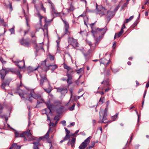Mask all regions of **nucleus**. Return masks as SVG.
Returning a JSON list of instances; mask_svg holds the SVG:
<instances>
[{
    "label": "nucleus",
    "instance_id": "obj_4",
    "mask_svg": "<svg viewBox=\"0 0 149 149\" xmlns=\"http://www.w3.org/2000/svg\"><path fill=\"white\" fill-rule=\"evenodd\" d=\"M48 3L50 4L51 8V12L52 15L54 17H56L60 16L62 20L63 21L65 25V21L63 19V18H64L65 17V15L64 13H58L55 10L54 7V6L52 2L49 1H48Z\"/></svg>",
    "mask_w": 149,
    "mask_h": 149
},
{
    "label": "nucleus",
    "instance_id": "obj_5",
    "mask_svg": "<svg viewBox=\"0 0 149 149\" xmlns=\"http://www.w3.org/2000/svg\"><path fill=\"white\" fill-rule=\"evenodd\" d=\"M31 95L33 98L37 100V104H38L40 103H42L44 102L43 99L40 95H37L35 94L33 91L31 92Z\"/></svg>",
    "mask_w": 149,
    "mask_h": 149
},
{
    "label": "nucleus",
    "instance_id": "obj_21",
    "mask_svg": "<svg viewBox=\"0 0 149 149\" xmlns=\"http://www.w3.org/2000/svg\"><path fill=\"white\" fill-rule=\"evenodd\" d=\"M107 18H109L111 17H112L115 15V12L112 11H108L107 12Z\"/></svg>",
    "mask_w": 149,
    "mask_h": 149
},
{
    "label": "nucleus",
    "instance_id": "obj_50",
    "mask_svg": "<svg viewBox=\"0 0 149 149\" xmlns=\"http://www.w3.org/2000/svg\"><path fill=\"white\" fill-rule=\"evenodd\" d=\"M82 69L81 68H80L79 69L77 70V72L78 74H80L81 72V70Z\"/></svg>",
    "mask_w": 149,
    "mask_h": 149
},
{
    "label": "nucleus",
    "instance_id": "obj_15",
    "mask_svg": "<svg viewBox=\"0 0 149 149\" xmlns=\"http://www.w3.org/2000/svg\"><path fill=\"white\" fill-rule=\"evenodd\" d=\"M101 60H102V61L100 62V63L105 65L106 66L109 64L110 62L109 60L108 61L105 58L101 59Z\"/></svg>",
    "mask_w": 149,
    "mask_h": 149
},
{
    "label": "nucleus",
    "instance_id": "obj_2",
    "mask_svg": "<svg viewBox=\"0 0 149 149\" xmlns=\"http://www.w3.org/2000/svg\"><path fill=\"white\" fill-rule=\"evenodd\" d=\"M107 30V28L105 27L102 29L97 28L96 29V31H94L93 30L91 31L93 36V37L94 40L96 41L95 45L97 43L100 39L101 38V36H99V38H97L96 37V36H97L98 34H100L102 35H104L106 33Z\"/></svg>",
    "mask_w": 149,
    "mask_h": 149
},
{
    "label": "nucleus",
    "instance_id": "obj_48",
    "mask_svg": "<svg viewBox=\"0 0 149 149\" xmlns=\"http://www.w3.org/2000/svg\"><path fill=\"white\" fill-rule=\"evenodd\" d=\"M3 109V106L0 104V113L2 112Z\"/></svg>",
    "mask_w": 149,
    "mask_h": 149
},
{
    "label": "nucleus",
    "instance_id": "obj_61",
    "mask_svg": "<svg viewBox=\"0 0 149 149\" xmlns=\"http://www.w3.org/2000/svg\"><path fill=\"white\" fill-rule=\"evenodd\" d=\"M31 95V96L29 97V99H28V100L30 101V102H31L32 100V98H33V97H32V96H31V95Z\"/></svg>",
    "mask_w": 149,
    "mask_h": 149
},
{
    "label": "nucleus",
    "instance_id": "obj_22",
    "mask_svg": "<svg viewBox=\"0 0 149 149\" xmlns=\"http://www.w3.org/2000/svg\"><path fill=\"white\" fill-rule=\"evenodd\" d=\"M118 113H117L116 114H115L114 116H112L111 117V119L112 120L109 121H108V122H109V123H111L112 121L116 120L118 117Z\"/></svg>",
    "mask_w": 149,
    "mask_h": 149
},
{
    "label": "nucleus",
    "instance_id": "obj_9",
    "mask_svg": "<svg viewBox=\"0 0 149 149\" xmlns=\"http://www.w3.org/2000/svg\"><path fill=\"white\" fill-rule=\"evenodd\" d=\"M108 107H107L104 111V113L103 117L102 120L101 121H98V123H106L107 122V121L104 122V121L107 120L106 117L107 116V112L108 111Z\"/></svg>",
    "mask_w": 149,
    "mask_h": 149
},
{
    "label": "nucleus",
    "instance_id": "obj_63",
    "mask_svg": "<svg viewBox=\"0 0 149 149\" xmlns=\"http://www.w3.org/2000/svg\"><path fill=\"white\" fill-rule=\"evenodd\" d=\"M46 61L45 60L43 61L42 62V63H41V65H46Z\"/></svg>",
    "mask_w": 149,
    "mask_h": 149
},
{
    "label": "nucleus",
    "instance_id": "obj_46",
    "mask_svg": "<svg viewBox=\"0 0 149 149\" xmlns=\"http://www.w3.org/2000/svg\"><path fill=\"white\" fill-rule=\"evenodd\" d=\"M22 93H19L18 94L20 96V97L21 98L24 97L23 96L24 95V93L23 92V91H22Z\"/></svg>",
    "mask_w": 149,
    "mask_h": 149
},
{
    "label": "nucleus",
    "instance_id": "obj_27",
    "mask_svg": "<svg viewBox=\"0 0 149 149\" xmlns=\"http://www.w3.org/2000/svg\"><path fill=\"white\" fill-rule=\"evenodd\" d=\"M109 81L108 79L105 80H104V81L101 82V84H103L104 86H107L108 85Z\"/></svg>",
    "mask_w": 149,
    "mask_h": 149
},
{
    "label": "nucleus",
    "instance_id": "obj_45",
    "mask_svg": "<svg viewBox=\"0 0 149 149\" xmlns=\"http://www.w3.org/2000/svg\"><path fill=\"white\" fill-rule=\"evenodd\" d=\"M49 58L51 60H53L54 59V57L52 55H51L49 54L48 55Z\"/></svg>",
    "mask_w": 149,
    "mask_h": 149
},
{
    "label": "nucleus",
    "instance_id": "obj_11",
    "mask_svg": "<svg viewBox=\"0 0 149 149\" xmlns=\"http://www.w3.org/2000/svg\"><path fill=\"white\" fill-rule=\"evenodd\" d=\"M76 139L74 138H72V139H69L67 143L68 146L71 145L72 147H73L75 143Z\"/></svg>",
    "mask_w": 149,
    "mask_h": 149
},
{
    "label": "nucleus",
    "instance_id": "obj_57",
    "mask_svg": "<svg viewBox=\"0 0 149 149\" xmlns=\"http://www.w3.org/2000/svg\"><path fill=\"white\" fill-rule=\"evenodd\" d=\"M128 4V3H127V2H126V3H124V4L123 5V7H127V5Z\"/></svg>",
    "mask_w": 149,
    "mask_h": 149
},
{
    "label": "nucleus",
    "instance_id": "obj_58",
    "mask_svg": "<svg viewBox=\"0 0 149 149\" xmlns=\"http://www.w3.org/2000/svg\"><path fill=\"white\" fill-rule=\"evenodd\" d=\"M0 60L3 63H5L6 62L2 58H0Z\"/></svg>",
    "mask_w": 149,
    "mask_h": 149
},
{
    "label": "nucleus",
    "instance_id": "obj_1",
    "mask_svg": "<svg viewBox=\"0 0 149 149\" xmlns=\"http://www.w3.org/2000/svg\"><path fill=\"white\" fill-rule=\"evenodd\" d=\"M42 69L40 66H38V67L35 69L32 70V71L38 70V72H39L40 75L41 77V79L40 80V85L41 86H42L44 83H46L49 86H50V83L49 81L46 78V73L45 72H40Z\"/></svg>",
    "mask_w": 149,
    "mask_h": 149
},
{
    "label": "nucleus",
    "instance_id": "obj_38",
    "mask_svg": "<svg viewBox=\"0 0 149 149\" xmlns=\"http://www.w3.org/2000/svg\"><path fill=\"white\" fill-rule=\"evenodd\" d=\"M58 116H55L54 117V120H56V121L55 122V125H56L58 123V121L59 120V119L58 118Z\"/></svg>",
    "mask_w": 149,
    "mask_h": 149
},
{
    "label": "nucleus",
    "instance_id": "obj_7",
    "mask_svg": "<svg viewBox=\"0 0 149 149\" xmlns=\"http://www.w3.org/2000/svg\"><path fill=\"white\" fill-rule=\"evenodd\" d=\"M13 62L15 64L17 65L19 69H23L25 68V64L24 60L19 61L17 60L16 61Z\"/></svg>",
    "mask_w": 149,
    "mask_h": 149
},
{
    "label": "nucleus",
    "instance_id": "obj_52",
    "mask_svg": "<svg viewBox=\"0 0 149 149\" xmlns=\"http://www.w3.org/2000/svg\"><path fill=\"white\" fill-rule=\"evenodd\" d=\"M125 24L126 23H124V22L123 24V25L122 28H121V30H123V29L125 28Z\"/></svg>",
    "mask_w": 149,
    "mask_h": 149
},
{
    "label": "nucleus",
    "instance_id": "obj_32",
    "mask_svg": "<svg viewBox=\"0 0 149 149\" xmlns=\"http://www.w3.org/2000/svg\"><path fill=\"white\" fill-rule=\"evenodd\" d=\"M45 91L48 93H50L52 90V88L51 87H49L47 88H44Z\"/></svg>",
    "mask_w": 149,
    "mask_h": 149
},
{
    "label": "nucleus",
    "instance_id": "obj_60",
    "mask_svg": "<svg viewBox=\"0 0 149 149\" xmlns=\"http://www.w3.org/2000/svg\"><path fill=\"white\" fill-rule=\"evenodd\" d=\"M26 21L27 25V26H28V22L29 21V19L26 17Z\"/></svg>",
    "mask_w": 149,
    "mask_h": 149
},
{
    "label": "nucleus",
    "instance_id": "obj_35",
    "mask_svg": "<svg viewBox=\"0 0 149 149\" xmlns=\"http://www.w3.org/2000/svg\"><path fill=\"white\" fill-rule=\"evenodd\" d=\"M63 107H60L59 109H57L56 110V112L59 114H60L62 112V109H63Z\"/></svg>",
    "mask_w": 149,
    "mask_h": 149
},
{
    "label": "nucleus",
    "instance_id": "obj_64",
    "mask_svg": "<svg viewBox=\"0 0 149 149\" xmlns=\"http://www.w3.org/2000/svg\"><path fill=\"white\" fill-rule=\"evenodd\" d=\"M146 92H147L146 90H145V92L144 93V95H143V99H144V98L145 97V96H146Z\"/></svg>",
    "mask_w": 149,
    "mask_h": 149
},
{
    "label": "nucleus",
    "instance_id": "obj_33",
    "mask_svg": "<svg viewBox=\"0 0 149 149\" xmlns=\"http://www.w3.org/2000/svg\"><path fill=\"white\" fill-rule=\"evenodd\" d=\"M15 26H13V27L10 29L9 30L11 33V34H15V30H14Z\"/></svg>",
    "mask_w": 149,
    "mask_h": 149
},
{
    "label": "nucleus",
    "instance_id": "obj_36",
    "mask_svg": "<svg viewBox=\"0 0 149 149\" xmlns=\"http://www.w3.org/2000/svg\"><path fill=\"white\" fill-rule=\"evenodd\" d=\"M66 81L68 85V86L71 84L73 83L72 80L66 79Z\"/></svg>",
    "mask_w": 149,
    "mask_h": 149
},
{
    "label": "nucleus",
    "instance_id": "obj_20",
    "mask_svg": "<svg viewBox=\"0 0 149 149\" xmlns=\"http://www.w3.org/2000/svg\"><path fill=\"white\" fill-rule=\"evenodd\" d=\"M9 82L8 81H6L3 83L1 86V87L2 89H4L5 90H6L5 89V87L8 86H9Z\"/></svg>",
    "mask_w": 149,
    "mask_h": 149
},
{
    "label": "nucleus",
    "instance_id": "obj_8",
    "mask_svg": "<svg viewBox=\"0 0 149 149\" xmlns=\"http://www.w3.org/2000/svg\"><path fill=\"white\" fill-rule=\"evenodd\" d=\"M11 69H9L8 68L4 69L2 68L0 72V74L1 75V79L2 80L4 79L5 75L7 74L8 73Z\"/></svg>",
    "mask_w": 149,
    "mask_h": 149
},
{
    "label": "nucleus",
    "instance_id": "obj_26",
    "mask_svg": "<svg viewBox=\"0 0 149 149\" xmlns=\"http://www.w3.org/2000/svg\"><path fill=\"white\" fill-rule=\"evenodd\" d=\"M74 9V7L72 6V3L70 4V6L69 8H67V11L69 13L70 12L73 11Z\"/></svg>",
    "mask_w": 149,
    "mask_h": 149
},
{
    "label": "nucleus",
    "instance_id": "obj_34",
    "mask_svg": "<svg viewBox=\"0 0 149 149\" xmlns=\"http://www.w3.org/2000/svg\"><path fill=\"white\" fill-rule=\"evenodd\" d=\"M51 128H52V127H50L49 128V129L48 131H47V133H46V134L44 136L45 138H47L48 137L49 135V132H50V131L51 130Z\"/></svg>",
    "mask_w": 149,
    "mask_h": 149
},
{
    "label": "nucleus",
    "instance_id": "obj_49",
    "mask_svg": "<svg viewBox=\"0 0 149 149\" xmlns=\"http://www.w3.org/2000/svg\"><path fill=\"white\" fill-rule=\"evenodd\" d=\"M116 41H114L113 42V45L112 47L113 49H114L116 47Z\"/></svg>",
    "mask_w": 149,
    "mask_h": 149
},
{
    "label": "nucleus",
    "instance_id": "obj_31",
    "mask_svg": "<svg viewBox=\"0 0 149 149\" xmlns=\"http://www.w3.org/2000/svg\"><path fill=\"white\" fill-rule=\"evenodd\" d=\"M75 105V104L74 103L71 107H70L68 108V110L70 111L74 110V107Z\"/></svg>",
    "mask_w": 149,
    "mask_h": 149
},
{
    "label": "nucleus",
    "instance_id": "obj_54",
    "mask_svg": "<svg viewBox=\"0 0 149 149\" xmlns=\"http://www.w3.org/2000/svg\"><path fill=\"white\" fill-rule=\"evenodd\" d=\"M135 111L136 112V114L138 116L137 122H138V123L139 122V118H140L139 115L138 114V111H137V110H136Z\"/></svg>",
    "mask_w": 149,
    "mask_h": 149
},
{
    "label": "nucleus",
    "instance_id": "obj_30",
    "mask_svg": "<svg viewBox=\"0 0 149 149\" xmlns=\"http://www.w3.org/2000/svg\"><path fill=\"white\" fill-rule=\"evenodd\" d=\"M8 2L9 3V5H7L6 7L7 8H9L10 9V11L11 12L13 10L12 4L9 1H8Z\"/></svg>",
    "mask_w": 149,
    "mask_h": 149
},
{
    "label": "nucleus",
    "instance_id": "obj_59",
    "mask_svg": "<svg viewBox=\"0 0 149 149\" xmlns=\"http://www.w3.org/2000/svg\"><path fill=\"white\" fill-rule=\"evenodd\" d=\"M66 134H70V132L69 130H68L66 128Z\"/></svg>",
    "mask_w": 149,
    "mask_h": 149
},
{
    "label": "nucleus",
    "instance_id": "obj_3",
    "mask_svg": "<svg viewBox=\"0 0 149 149\" xmlns=\"http://www.w3.org/2000/svg\"><path fill=\"white\" fill-rule=\"evenodd\" d=\"M69 24L66 22V35H68V41L69 45H72L73 47H78V44L77 42V40L69 36V35L70 34V32L68 31L69 29Z\"/></svg>",
    "mask_w": 149,
    "mask_h": 149
},
{
    "label": "nucleus",
    "instance_id": "obj_12",
    "mask_svg": "<svg viewBox=\"0 0 149 149\" xmlns=\"http://www.w3.org/2000/svg\"><path fill=\"white\" fill-rule=\"evenodd\" d=\"M20 43L21 45L26 47H28L30 45V44L29 43L24 40V39H22V40L20 41Z\"/></svg>",
    "mask_w": 149,
    "mask_h": 149
},
{
    "label": "nucleus",
    "instance_id": "obj_42",
    "mask_svg": "<svg viewBox=\"0 0 149 149\" xmlns=\"http://www.w3.org/2000/svg\"><path fill=\"white\" fill-rule=\"evenodd\" d=\"M15 131V137H20V135L19 134V133L18 132L15 130H14Z\"/></svg>",
    "mask_w": 149,
    "mask_h": 149
},
{
    "label": "nucleus",
    "instance_id": "obj_16",
    "mask_svg": "<svg viewBox=\"0 0 149 149\" xmlns=\"http://www.w3.org/2000/svg\"><path fill=\"white\" fill-rule=\"evenodd\" d=\"M58 67L57 65L56 64L54 65H50L48 66V68L49 69L51 70L52 72H53Z\"/></svg>",
    "mask_w": 149,
    "mask_h": 149
},
{
    "label": "nucleus",
    "instance_id": "obj_17",
    "mask_svg": "<svg viewBox=\"0 0 149 149\" xmlns=\"http://www.w3.org/2000/svg\"><path fill=\"white\" fill-rule=\"evenodd\" d=\"M66 69L67 70V74L69 73V74H73V70L72 68L66 65Z\"/></svg>",
    "mask_w": 149,
    "mask_h": 149
},
{
    "label": "nucleus",
    "instance_id": "obj_28",
    "mask_svg": "<svg viewBox=\"0 0 149 149\" xmlns=\"http://www.w3.org/2000/svg\"><path fill=\"white\" fill-rule=\"evenodd\" d=\"M25 135H26L27 137H29L30 136H31L32 134L30 132V131H26L24 132Z\"/></svg>",
    "mask_w": 149,
    "mask_h": 149
},
{
    "label": "nucleus",
    "instance_id": "obj_51",
    "mask_svg": "<svg viewBox=\"0 0 149 149\" xmlns=\"http://www.w3.org/2000/svg\"><path fill=\"white\" fill-rule=\"evenodd\" d=\"M100 15V17H101L102 15H104V13L103 12H102L101 11V12H99V14H98Z\"/></svg>",
    "mask_w": 149,
    "mask_h": 149
},
{
    "label": "nucleus",
    "instance_id": "obj_62",
    "mask_svg": "<svg viewBox=\"0 0 149 149\" xmlns=\"http://www.w3.org/2000/svg\"><path fill=\"white\" fill-rule=\"evenodd\" d=\"M87 43L91 47L92 44H91V42L90 41H88L87 42Z\"/></svg>",
    "mask_w": 149,
    "mask_h": 149
},
{
    "label": "nucleus",
    "instance_id": "obj_18",
    "mask_svg": "<svg viewBox=\"0 0 149 149\" xmlns=\"http://www.w3.org/2000/svg\"><path fill=\"white\" fill-rule=\"evenodd\" d=\"M21 146H17L16 143H13L10 147V149H20Z\"/></svg>",
    "mask_w": 149,
    "mask_h": 149
},
{
    "label": "nucleus",
    "instance_id": "obj_53",
    "mask_svg": "<svg viewBox=\"0 0 149 149\" xmlns=\"http://www.w3.org/2000/svg\"><path fill=\"white\" fill-rule=\"evenodd\" d=\"M80 81L79 79H78L77 80L75 81V83L77 85H79V83Z\"/></svg>",
    "mask_w": 149,
    "mask_h": 149
},
{
    "label": "nucleus",
    "instance_id": "obj_47",
    "mask_svg": "<svg viewBox=\"0 0 149 149\" xmlns=\"http://www.w3.org/2000/svg\"><path fill=\"white\" fill-rule=\"evenodd\" d=\"M112 71L114 73H116L119 71V69L118 68L112 69Z\"/></svg>",
    "mask_w": 149,
    "mask_h": 149
},
{
    "label": "nucleus",
    "instance_id": "obj_41",
    "mask_svg": "<svg viewBox=\"0 0 149 149\" xmlns=\"http://www.w3.org/2000/svg\"><path fill=\"white\" fill-rule=\"evenodd\" d=\"M25 134H24V132H23V133H22V134H21L20 135V137H24V141H26L27 140V139L25 137Z\"/></svg>",
    "mask_w": 149,
    "mask_h": 149
},
{
    "label": "nucleus",
    "instance_id": "obj_23",
    "mask_svg": "<svg viewBox=\"0 0 149 149\" xmlns=\"http://www.w3.org/2000/svg\"><path fill=\"white\" fill-rule=\"evenodd\" d=\"M16 74L17 75V76H18L19 79H20V83L22 82L21 79L22 78V74H20V71H17L16 72Z\"/></svg>",
    "mask_w": 149,
    "mask_h": 149
},
{
    "label": "nucleus",
    "instance_id": "obj_13",
    "mask_svg": "<svg viewBox=\"0 0 149 149\" xmlns=\"http://www.w3.org/2000/svg\"><path fill=\"white\" fill-rule=\"evenodd\" d=\"M57 92L60 93L62 95H63L65 92V87H60L56 88Z\"/></svg>",
    "mask_w": 149,
    "mask_h": 149
},
{
    "label": "nucleus",
    "instance_id": "obj_19",
    "mask_svg": "<svg viewBox=\"0 0 149 149\" xmlns=\"http://www.w3.org/2000/svg\"><path fill=\"white\" fill-rule=\"evenodd\" d=\"M35 7L37 10H38V9L39 8V7L41 9L43 10L45 13L46 12V8L44 7L43 4L41 3H40V6L38 8L37 7L36 4L35 5Z\"/></svg>",
    "mask_w": 149,
    "mask_h": 149
},
{
    "label": "nucleus",
    "instance_id": "obj_43",
    "mask_svg": "<svg viewBox=\"0 0 149 149\" xmlns=\"http://www.w3.org/2000/svg\"><path fill=\"white\" fill-rule=\"evenodd\" d=\"M96 11L95 12V14L96 15L99 14V12H101V10L98 7L97 8H96Z\"/></svg>",
    "mask_w": 149,
    "mask_h": 149
},
{
    "label": "nucleus",
    "instance_id": "obj_44",
    "mask_svg": "<svg viewBox=\"0 0 149 149\" xmlns=\"http://www.w3.org/2000/svg\"><path fill=\"white\" fill-rule=\"evenodd\" d=\"M71 135L70 134H66V140H67L68 139L71 137Z\"/></svg>",
    "mask_w": 149,
    "mask_h": 149
},
{
    "label": "nucleus",
    "instance_id": "obj_10",
    "mask_svg": "<svg viewBox=\"0 0 149 149\" xmlns=\"http://www.w3.org/2000/svg\"><path fill=\"white\" fill-rule=\"evenodd\" d=\"M36 40H34L33 42H32V43L33 44H35V49H36V51L37 52H38V50H39V49H43V48L42 46V43L39 44V45H40V46H38V45L36 44Z\"/></svg>",
    "mask_w": 149,
    "mask_h": 149
},
{
    "label": "nucleus",
    "instance_id": "obj_40",
    "mask_svg": "<svg viewBox=\"0 0 149 149\" xmlns=\"http://www.w3.org/2000/svg\"><path fill=\"white\" fill-rule=\"evenodd\" d=\"M38 17L40 19V23H41L42 22V19L43 17L39 13H38Z\"/></svg>",
    "mask_w": 149,
    "mask_h": 149
},
{
    "label": "nucleus",
    "instance_id": "obj_29",
    "mask_svg": "<svg viewBox=\"0 0 149 149\" xmlns=\"http://www.w3.org/2000/svg\"><path fill=\"white\" fill-rule=\"evenodd\" d=\"M134 16H131L129 18H127L126 19V22H124V23H127L131 21L134 18Z\"/></svg>",
    "mask_w": 149,
    "mask_h": 149
},
{
    "label": "nucleus",
    "instance_id": "obj_24",
    "mask_svg": "<svg viewBox=\"0 0 149 149\" xmlns=\"http://www.w3.org/2000/svg\"><path fill=\"white\" fill-rule=\"evenodd\" d=\"M73 74H69V73L66 74V75L67 77V78L66 79L72 80L73 77Z\"/></svg>",
    "mask_w": 149,
    "mask_h": 149
},
{
    "label": "nucleus",
    "instance_id": "obj_25",
    "mask_svg": "<svg viewBox=\"0 0 149 149\" xmlns=\"http://www.w3.org/2000/svg\"><path fill=\"white\" fill-rule=\"evenodd\" d=\"M34 144L33 149H39L38 146L39 145L40 143L39 142H34L33 143Z\"/></svg>",
    "mask_w": 149,
    "mask_h": 149
},
{
    "label": "nucleus",
    "instance_id": "obj_56",
    "mask_svg": "<svg viewBox=\"0 0 149 149\" xmlns=\"http://www.w3.org/2000/svg\"><path fill=\"white\" fill-rule=\"evenodd\" d=\"M118 6H117L114 9V10L113 11L115 12V13L118 10Z\"/></svg>",
    "mask_w": 149,
    "mask_h": 149
},
{
    "label": "nucleus",
    "instance_id": "obj_55",
    "mask_svg": "<svg viewBox=\"0 0 149 149\" xmlns=\"http://www.w3.org/2000/svg\"><path fill=\"white\" fill-rule=\"evenodd\" d=\"M86 12L85 11H84L83 12V14H82L80 15L79 17H83V16H86Z\"/></svg>",
    "mask_w": 149,
    "mask_h": 149
},
{
    "label": "nucleus",
    "instance_id": "obj_6",
    "mask_svg": "<svg viewBox=\"0 0 149 149\" xmlns=\"http://www.w3.org/2000/svg\"><path fill=\"white\" fill-rule=\"evenodd\" d=\"M91 138V136H90L86 139L84 141L80 144L79 147V149H85L87 146L88 144L89 143Z\"/></svg>",
    "mask_w": 149,
    "mask_h": 149
},
{
    "label": "nucleus",
    "instance_id": "obj_37",
    "mask_svg": "<svg viewBox=\"0 0 149 149\" xmlns=\"http://www.w3.org/2000/svg\"><path fill=\"white\" fill-rule=\"evenodd\" d=\"M95 143L94 141L92 142L91 143V145L89 146V149H91L94 146Z\"/></svg>",
    "mask_w": 149,
    "mask_h": 149
},
{
    "label": "nucleus",
    "instance_id": "obj_14",
    "mask_svg": "<svg viewBox=\"0 0 149 149\" xmlns=\"http://www.w3.org/2000/svg\"><path fill=\"white\" fill-rule=\"evenodd\" d=\"M46 105L49 110V112H51V110H53L54 108V105L51 104L49 101L47 102Z\"/></svg>",
    "mask_w": 149,
    "mask_h": 149
},
{
    "label": "nucleus",
    "instance_id": "obj_39",
    "mask_svg": "<svg viewBox=\"0 0 149 149\" xmlns=\"http://www.w3.org/2000/svg\"><path fill=\"white\" fill-rule=\"evenodd\" d=\"M123 30H120V31L119 33H118L117 36V37H119L122 35V34L123 33Z\"/></svg>",
    "mask_w": 149,
    "mask_h": 149
}]
</instances>
